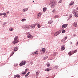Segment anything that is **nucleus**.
Wrapping results in <instances>:
<instances>
[{
  "instance_id": "34",
  "label": "nucleus",
  "mask_w": 78,
  "mask_h": 78,
  "mask_svg": "<svg viewBox=\"0 0 78 78\" xmlns=\"http://www.w3.org/2000/svg\"><path fill=\"white\" fill-rule=\"evenodd\" d=\"M2 15H3L4 16H6V14L5 13H2Z\"/></svg>"
},
{
  "instance_id": "27",
  "label": "nucleus",
  "mask_w": 78,
  "mask_h": 78,
  "mask_svg": "<svg viewBox=\"0 0 78 78\" xmlns=\"http://www.w3.org/2000/svg\"><path fill=\"white\" fill-rule=\"evenodd\" d=\"M55 6V5H52L51 6V8H54Z\"/></svg>"
},
{
  "instance_id": "41",
  "label": "nucleus",
  "mask_w": 78,
  "mask_h": 78,
  "mask_svg": "<svg viewBox=\"0 0 78 78\" xmlns=\"http://www.w3.org/2000/svg\"><path fill=\"white\" fill-rule=\"evenodd\" d=\"M61 2H62V0H60L59 1V2H58V3H61Z\"/></svg>"
},
{
  "instance_id": "25",
  "label": "nucleus",
  "mask_w": 78,
  "mask_h": 78,
  "mask_svg": "<svg viewBox=\"0 0 78 78\" xmlns=\"http://www.w3.org/2000/svg\"><path fill=\"white\" fill-rule=\"evenodd\" d=\"M46 65L47 66V67H49L50 66V64L49 63V62H47V63Z\"/></svg>"
},
{
  "instance_id": "35",
  "label": "nucleus",
  "mask_w": 78,
  "mask_h": 78,
  "mask_svg": "<svg viewBox=\"0 0 78 78\" xmlns=\"http://www.w3.org/2000/svg\"><path fill=\"white\" fill-rule=\"evenodd\" d=\"M72 17V15H70L69 16V19H70V18H71V17Z\"/></svg>"
},
{
  "instance_id": "10",
  "label": "nucleus",
  "mask_w": 78,
  "mask_h": 78,
  "mask_svg": "<svg viewBox=\"0 0 78 78\" xmlns=\"http://www.w3.org/2000/svg\"><path fill=\"white\" fill-rule=\"evenodd\" d=\"M28 8H27L23 9V12H25V11H28Z\"/></svg>"
},
{
  "instance_id": "9",
  "label": "nucleus",
  "mask_w": 78,
  "mask_h": 78,
  "mask_svg": "<svg viewBox=\"0 0 78 78\" xmlns=\"http://www.w3.org/2000/svg\"><path fill=\"white\" fill-rule=\"evenodd\" d=\"M50 4L53 5H55V2H54L53 1H51L50 2Z\"/></svg>"
},
{
  "instance_id": "13",
  "label": "nucleus",
  "mask_w": 78,
  "mask_h": 78,
  "mask_svg": "<svg viewBox=\"0 0 78 78\" xmlns=\"http://www.w3.org/2000/svg\"><path fill=\"white\" fill-rule=\"evenodd\" d=\"M37 18H39L41 16V13H39L37 15Z\"/></svg>"
},
{
  "instance_id": "55",
  "label": "nucleus",
  "mask_w": 78,
  "mask_h": 78,
  "mask_svg": "<svg viewBox=\"0 0 78 78\" xmlns=\"http://www.w3.org/2000/svg\"><path fill=\"white\" fill-rule=\"evenodd\" d=\"M7 16H8V15H6V17H7Z\"/></svg>"
},
{
  "instance_id": "38",
  "label": "nucleus",
  "mask_w": 78,
  "mask_h": 78,
  "mask_svg": "<svg viewBox=\"0 0 78 78\" xmlns=\"http://www.w3.org/2000/svg\"><path fill=\"white\" fill-rule=\"evenodd\" d=\"M65 32H66V30H64L62 31V33L63 34L65 33Z\"/></svg>"
},
{
  "instance_id": "1",
  "label": "nucleus",
  "mask_w": 78,
  "mask_h": 78,
  "mask_svg": "<svg viewBox=\"0 0 78 78\" xmlns=\"http://www.w3.org/2000/svg\"><path fill=\"white\" fill-rule=\"evenodd\" d=\"M17 39H18V37L17 36H16L14 38V41L12 42V44H15L18 43V42H19V40H17Z\"/></svg>"
},
{
  "instance_id": "19",
  "label": "nucleus",
  "mask_w": 78,
  "mask_h": 78,
  "mask_svg": "<svg viewBox=\"0 0 78 78\" xmlns=\"http://www.w3.org/2000/svg\"><path fill=\"white\" fill-rule=\"evenodd\" d=\"M75 17H78V13H75Z\"/></svg>"
},
{
  "instance_id": "22",
  "label": "nucleus",
  "mask_w": 78,
  "mask_h": 78,
  "mask_svg": "<svg viewBox=\"0 0 78 78\" xmlns=\"http://www.w3.org/2000/svg\"><path fill=\"white\" fill-rule=\"evenodd\" d=\"M59 17V16L58 15H55L54 17V19H56V18H58Z\"/></svg>"
},
{
  "instance_id": "16",
  "label": "nucleus",
  "mask_w": 78,
  "mask_h": 78,
  "mask_svg": "<svg viewBox=\"0 0 78 78\" xmlns=\"http://www.w3.org/2000/svg\"><path fill=\"white\" fill-rule=\"evenodd\" d=\"M41 51L43 53H44V52H45V49L44 48H43L42 49Z\"/></svg>"
},
{
  "instance_id": "43",
  "label": "nucleus",
  "mask_w": 78,
  "mask_h": 78,
  "mask_svg": "<svg viewBox=\"0 0 78 78\" xmlns=\"http://www.w3.org/2000/svg\"><path fill=\"white\" fill-rule=\"evenodd\" d=\"M32 54L33 55H35V52H33V53H32Z\"/></svg>"
},
{
  "instance_id": "12",
  "label": "nucleus",
  "mask_w": 78,
  "mask_h": 78,
  "mask_svg": "<svg viewBox=\"0 0 78 78\" xmlns=\"http://www.w3.org/2000/svg\"><path fill=\"white\" fill-rule=\"evenodd\" d=\"M17 50H18L17 47H14V50L15 51H17Z\"/></svg>"
},
{
  "instance_id": "4",
  "label": "nucleus",
  "mask_w": 78,
  "mask_h": 78,
  "mask_svg": "<svg viewBox=\"0 0 78 78\" xmlns=\"http://www.w3.org/2000/svg\"><path fill=\"white\" fill-rule=\"evenodd\" d=\"M27 36L28 37V38H31V39L33 38V37L32 35H31L30 32H27Z\"/></svg>"
},
{
  "instance_id": "50",
  "label": "nucleus",
  "mask_w": 78,
  "mask_h": 78,
  "mask_svg": "<svg viewBox=\"0 0 78 78\" xmlns=\"http://www.w3.org/2000/svg\"><path fill=\"white\" fill-rule=\"evenodd\" d=\"M3 15V13H0V16H2Z\"/></svg>"
},
{
  "instance_id": "3",
  "label": "nucleus",
  "mask_w": 78,
  "mask_h": 78,
  "mask_svg": "<svg viewBox=\"0 0 78 78\" xmlns=\"http://www.w3.org/2000/svg\"><path fill=\"white\" fill-rule=\"evenodd\" d=\"M61 33V30L55 32V34H54V36L55 37L58 36V35H59Z\"/></svg>"
},
{
  "instance_id": "47",
  "label": "nucleus",
  "mask_w": 78,
  "mask_h": 78,
  "mask_svg": "<svg viewBox=\"0 0 78 78\" xmlns=\"http://www.w3.org/2000/svg\"><path fill=\"white\" fill-rule=\"evenodd\" d=\"M17 64H14V66H15V67H16V66H17Z\"/></svg>"
},
{
  "instance_id": "7",
  "label": "nucleus",
  "mask_w": 78,
  "mask_h": 78,
  "mask_svg": "<svg viewBox=\"0 0 78 78\" xmlns=\"http://www.w3.org/2000/svg\"><path fill=\"white\" fill-rule=\"evenodd\" d=\"M25 28L27 29L28 30H29V29H30V27L28 25H26L24 26Z\"/></svg>"
},
{
  "instance_id": "44",
  "label": "nucleus",
  "mask_w": 78,
  "mask_h": 78,
  "mask_svg": "<svg viewBox=\"0 0 78 78\" xmlns=\"http://www.w3.org/2000/svg\"><path fill=\"white\" fill-rule=\"evenodd\" d=\"M35 25V26H36V25H38V23H36L34 24Z\"/></svg>"
},
{
  "instance_id": "28",
  "label": "nucleus",
  "mask_w": 78,
  "mask_h": 78,
  "mask_svg": "<svg viewBox=\"0 0 78 78\" xmlns=\"http://www.w3.org/2000/svg\"><path fill=\"white\" fill-rule=\"evenodd\" d=\"M21 21L22 22H25V21H26V19H23L21 20Z\"/></svg>"
},
{
  "instance_id": "56",
  "label": "nucleus",
  "mask_w": 78,
  "mask_h": 78,
  "mask_svg": "<svg viewBox=\"0 0 78 78\" xmlns=\"http://www.w3.org/2000/svg\"><path fill=\"white\" fill-rule=\"evenodd\" d=\"M33 2H34V1H33Z\"/></svg>"
},
{
  "instance_id": "37",
  "label": "nucleus",
  "mask_w": 78,
  "mask_h": 78,
  "mask_svg": "<svg viewBox=\"0 0 78 78\" xmlns=\"http://www.w3.org/2000/svg\"><path fill=\"white\" fill-rule=\"evenodd\" d=\"M58 66H55V69H58Z\"/></svg>"
},
{
  "instance_id": "5",
  "label": "nucleus",
  "mask_w": 78,
  "mask_h": 78,
  "mask_svg": "<svg viewBox=\"0 0 78 78\" xmlns=\"http://www.w3.org/2000/svg\"><path fill=\"white\" fill-rule=\"evenodd\" d=\"M26 64V61H22L20 64V66H24Z\"/></svg>"
},
{
  "instance_id": "45",
  "label": "nucleus",
  "mask_w": 78,
  "mask_h": 78,
  "mask_svg": "<svg viewBox=\"0 0 78 78\" xmlns=\"http://www.w3.org/2000/svg\"><path fill=\"white\" fill-rule=\"evenodd\" d=\"M9 11H8L7 12H6V14H9Z\"/></svg>"
},
{
  "instance_id": "29",
  "label": "nucleus",
  "mask_w": 78,
  "mask_h": 78,
  "mask_svg": "<svg viewBox=\"0 0 78 78\" xmlns=\"http://www.w3.org/2000/svg\"><path fill=\"white\" fill-rule=\"evenodd\" d=\"M37 27L38 28H40L41 27V25L40 24H38L37 25Z\"/></svg>"
},
{
  "instance_id": "24",
  "label": "nucleus",
  "mask_w": 78,
  "mask_h": 78,
  "mask_svg": "<svg viewBox=\"0 0 78 78\" xmlns=\"http://www.w3.org/2000/svg\"><path fill=\"white\" fill-rule=\"evenodd\" d=\"M22 75H25V74H26V72L25 71L24 72L23 71H22L21 73Z\"/></svg>"
},
{
  "instance_id": "42",
  "label": "nucleus",
  "mask_w": 78,
  "mask_h": 78,
  "mask_svg": "<svg viewBox=\"0 0 78 78\" xmlns=\"http://www.w3.org/2000/svg\"><path fill=\"white\" fill-rule=\"evenodd\" d=\"M76 11H77L78 12V7H77L76 9Z\"/></svg>"
},
{
  "instance_id": "46",
  "label": "nucleus",
  "mask_w": 78,
  "mask_h": 78,
  "mask_svg": "<svg viewBox=\"0 0 78 78\" xmlns=\"http://www.w3.org/2000/svg\"><path fill=\"white\" fill-rule=\"evenodd\" d=\"M77 45H78V41L77 43H76V46H77Z\"/></svg>"
},
{
  "instance_id": "52",
  "label": "nucleus",
  "mask_w": 78,
  "mask_h": 78,
  "mask_svg": "<svg viewBox=\"0 0 78 78\" xmlns=\"http://www.w3.org/2000/svg\"><path fill=\"white\" fill-rule=\"evenodd\" d=\"M33 64V62H30V64H31V65H32V64Z\"/></svg>"
},
{
  "instance_id": "20",
  "label": "nucleus",
  "mask_w": 78,
  "mask_h": 78,
  "mask_svg": "<svg viewBox=\"0 0 78 78\" xmlns=\"http://www.w3.org/2000/svg\"><path fill=\"white\" fill-rule=\"evenodd\" d=\"M53 23V21L52 20H51L48 21V24H51V23Z\"/></svg>"
},
{
  "instance_id": "14",
  "label": "nucleus",
  "mask_w": 78,
  "mask_h": 78,
  "mask_svg": "<svg viewBox=\"0 0 78 78\" xmlns=\"http://www.w3.org/2000/svg\"><path fill=\"white\" fill-rule=\"evenodd\" d=\"M73 14H75L76 13V10H74L72 11Z\"/></svg>"
},
{
  "instance_id": "11",
  "label": "nucleus",
  "mask_w": 78,
  "mask_h": 78,
  "mask_svg": "<svg viewBox=\"0 0 78 78\" xmlns=\"http://www.w3.org/2000/svg\"><path fill=\"white\" fill-rule=\"evenodd\" d=\"M61 50H65V48L64 47V46H62L61 48Z\"/></svg>"
},
{
  "instance_id": "23",
  "label": "nucleus",
  "mask_w": 78,
  "mask_h": 78,
  "mask_svg": "<svg viewBox=\"0 0 78 78\" xmlns=\"http://www.w3.org/2000/svg\"><path fill=\"white\" fill-rule=\"evenodd\" d=\"M47 58H48V56H46L43 58V59L45 60V59H47Z\"/></svg>"
},
{
  "instance_id": "8",
  "label": "nucleus",
  "mask_w": 78,
  "mask_h": 78,
  "mask_svg": "<svg viewBox=\"0 0 78 78\" xmlns=\"http://www.w3.org/2000/svg\"><path fill=\"white\" fill-rule=\"evenodd\" d=\"M73 25L75 27H77V23L76 22H75L73 24Z\"/></svg>"
},
{
  "instance_id": "31",
  "label": "nucleus",
  "mask_w": 78,
  "mask_h": 78,
  "mask_svg": "<svg viewBox=\"0 0 78 78\" xmlns=\"http://www.w3.org/2000/svg\"><path fill=\"white\" fill-rule=\"evenodd\" d=\"M52 12L54 13H55L56 12V9H55L52 10Z\"/></svg>"
},
{
  "instance_id": "39",
  "label": "nucleus",
  "mask_w": 78,
  "mask_h": 78,
  "mask_svg": "<svg viewBox=\"0 0 78 78\" xmlns=\"http://www.w3.org/2000/svg\"><path fill=\"white\" fill-rule=\"evenodd\" d=\"M28 70H29V69H25V71H26L27 72V71H28Z\"/></svg>"
},
{
  "instance_id": "2",
  "label": "nucleus",
  "mask_w": 78,
  "mask_h": 78,
  "mask_svg": "<svg viewBox=\"0 0 78 78\" xmlns=\"http://www.w3.org/2000/svg\"><path fill=\"white\" fill-rule=\"evenodd\" d=\"M77 51V50H75L72 52L70 51L68 53L69 55V56H71L73 54H74L75 53H76Z\"/></svg>"
},
{
  "instance_id": "6",
  "label": "nucleus",
  "mask_w": 78,
  "mask_h": 78,
  "mask_svg": "<svg viewBox=\"0 0 78 78\" xmlns=\"http://www.w3.org/2000/svg\"><path fill=\"white\" fill-rule=\"evenodd\" d=\"M67 25H68V24H63L62 26V28H65L67 27Z\"/></svg>"
},
{
  "instance_id": "26",
  "label": "nucleus",
  "mask_w": 78,
  "mask_h": 78,
  "mask_svg": "<svg viewBox=\"0 0 78 78\" xmlns=\"http://www.w3.org/2000/svg\"><path fill=\"white\" fill-rule=\"evenodd\" d=\"M31 28H33V29H34L35 28V25H34V24L33 26H32L31 27Z\"/></svg>"
},
{
  "instance_id": "17",
  "label": "nucleus",
  "mask_w": 78,
  "mask_h": 78,
  "mask_svg": "<svg viewBox=\"0 0 78 78\" xmlns=\"http://www.w3.org/2000/svg\"><path fill=\"white\" fill-rule=\"evenodd\" d=\"M9 30L10 31H13L14 30V29L12 27H11L9 29Z\"/></svg>"
},
{
  "instance_id": "30",
  "label": "nucleus",
  "mask_w": 78,
  "mask_h": 78,
  "mask_svg": "<svg viewBox=\"0 0 78 78\" xmlns=\"http://www.w3.org/2000/svg\"><path fill=\"white\" fill-rule=\"evenodd\" d=\"M14 52H12L11 53V55H10V56H12L14 55Z\"/></svg>"
},
{
  "instance_id": "40",
  "label": "nucleus",
  "mask_w": 78,
  "mask_h": 78,
  "mask_svg": "<svg viewBox=\"0 0 78 78\" xmlns=\"http://www.w3.org/2000/svg\"><path fill=\"white\" fill-rule=\"evenodd\" d=\"M36 76H38V75H39V73H38V72L36 73Z\"/></svg>"
},
{
  "instance_id": "33",
  "label": "nucleus",
  "mask_w": 78,
  "mask_h": 78,
  "mask_svg": "<svg viewBox=\"0 0 78 78\" xmlns=\"http://www.w3.org/2000/svg\"><path fill=\"white\" fill-rule=\"evenodd\" d=\"M67 39V37H66L65 38H64L63 39L64 41H65V40H66Z\"/></svg>"
},
{
  "instance_id": "54",
  "label": "nucleus",
  "mask_w": 78,
  "mask_h": 78,
  "mask_svg": "<svg viewBox=\"0 0 78 78\" xmlns=\"http://www.w3.org/2000/svg\"><path fill=\"white\" fill-rule=\"evenodd\" d=\"M70 43H71V44H73V43L72 42H71Z\"/></svg>"
},
{
  "instance_id": "36",
  "label": "nucleus",
  "mask_w": 78,
  "mask_h": 78,
  "mask_svg": "<svg viewBox=\"0 0 78 78\" xmlns=\"http://www.w3.org/2000/svg\"><path fill=\"white\" fill-rule=\"evenodd\" d=\"M35 54H38V51H35Z\"/></svg>"
},
{
  "instance_id": "32",
  "label": "nucleus",
  "mask_w": 78,
  "mask_h": 78,
  "mask_svg": "<svg viewBox=\"0 0 78 78\" xmlns=\"http://www.w3.org/2000/svg\"><path fill=\"white\" fill-rule=\"evenodd\" d=\"M45 71H46H46H48L49 72V71H50V69L48 68H47L46 69H45Z\"/></svg>"
},
{
  "instance_id": "21",
  "label": "nucleus",
  "mask_w": 78,
  "mask_h": 78,
  "mask_svg": "<svg viewBox=\"0 0 78 78\" xmlns=\"http://www.w3.org/2000/svg\"><path fill=\"white\" fill-rule=\"evenodd\" d=\"M7 24V22H5L3 24V27H5V26H6V25Z\"/></svg>"
},
{
  "instance_id": "49",
  "label": "nucleus",
  "mask_w": 78,
  "mask_h": 78,
  "mask_svg": "<svg viewBox=\"0 0 78 78\" xmlns=\"http://www.w3.org/2000/svg\"><path fill=\"white\" fill-rule=\"evenodd\" d=\"M30 72H29L28 73H27V74L28 75V76L29 75H30Z\"/></svg>"
},
{
  "instance_id": "48",
  "label": "nucleus",
  "mask_w": 78,
  "mask_h": 78,
  "mask_svg": "<svg viewBox=\"0 0 78 78\" xmlns=\"http://www.w3.org/2000/svg\"><path fill=\"white\" fill-rule=\"evenodd\" d=\"M64 40L63 39L61 41V42H64Z\"/></svg>"
},
{
  "instance_id": "53",
  "label": "nucleus",
  "mask_w": 78,
  "mask_h": 78,
  "mask_svg": "<svg viewBox=\"0 0 78 78\" xmlns=\"http://www.w3.org/2000/svg\"><path fill=\"white\" fill-rule=\"evenodd\" d=\"M73 36H74V37H75V36H76V35H75V34H74L73 35Z\"/></svg>"
},
{
  "instance_id": "15",
  "label": "nucleus",
  "mask_w": 78,
  "mask_h": 78,
  "mask_svg": "<svg viewBox=\"0 0 78 78\" xmlns=\"http://www.w3.org/2000/svg\"><path fill=\"white\" fill-rule=\"evenodd\" d=\"M73 3H74V2L73 1H72L69 4V5L70 6H72V5H73Z\"/></svg>"
},
{
  "instance_id": "18",
  "label": "nucleus",
  "mask_w": 78,
  "mask_h": 78,
  "mask_svg": "<svg viewBox=\"0 0 78 78\" xmlns=\"http://www.w3.org/2000/svg\"><path fill=\"white\" fill-rule=\"evenodd\" d=\"M46 10H47V8L46 7H44L43 9V11L44 12H45Z\"/></svg>"
},
{
  "instance_id": "51",
  "label": "nucleus",
  "mask_w": 78,
  "mask_h": 78,
  "mask_svg": "<svg viewBox=\"0 0 78 78\" xmlns=\"http://www.w3.org/2000/svg\"><path fill=\"white\" fill-rule=\"evenodd\" d=\"M28 76V75H27V74H26V75H25V76L26 77H27V76Z\"/></svg>"
}]
</instances>
